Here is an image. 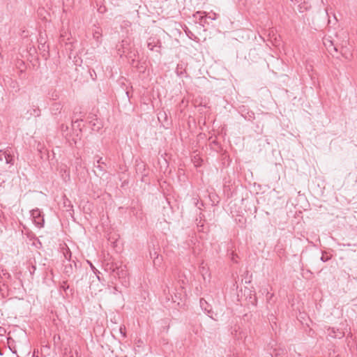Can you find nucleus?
Wrapping results in <instances>:
<instances>
[{
  "instance_id": "1",
  "label": "nucleus",
  "mask_w": 357,
  "mask_h": 357,
  "mask_svg": "<svg viewBox=\"0 0 357 357\" xmlns=\"http://www.w3.org/2000/svg\"><path fill=\"white\" fill-rule=\"evenodd\" d=\"M31 215L33 220L34 224L38 228L43 227L44 225L45 221H44L43 216L42 215V212L38 208H36V209H33L31 211Z\"/></svg>"
},
{
  "instance_id": "2",
  "label": "nucleus",
  "mask_w": 357,
  "mask_h": 357,
  "mask_svg": "<svg viewBox=\"0 0 357 357\" xmlns=\"http://www.w3.org/2000/svg\"><path fill=\"white\" fill-rule=\"evenodd\" d=\"M113 269V273L114 276H117L119 279L125 280L126 279V277L128 276V271L126 269V266L125 265H115V268Z\"/></svg>"
},
{
  "instance_id": "3",
  "label": "nucleus",
  "mask_w": 357,
  "mask_h": 357,
  "mask_svg": "<svg viewBox=\"0 0 357 357\" xmlns=\"http://www.w3.org/2000/svg\"><path fill=\"white\" fill-rule=\"evenodd\" d=\"M147 47L151 51L160 52L161 47V42L156 37H150L147 40Z\"/></svg>"
},
{
  "instance_id": "4",
  "label": "nucleus",
  "mask_w": 357,
  "mask_h": 357,
  "mask_svg": "<svg viewBox=\"0 0 357 357\" xmlns=\"http://www.w3.org/2000/svg\"><path fill=\"white\" fill-rule=\"evenodd\" d=\"M1 154H4V158L7 164H14L15 150L10 147H7L5 150H0Z\"/></svg>"
},
{
  "instance_id": "5",
  "label": "nucleus",
  "mask_w": 357,
  "mask_h": 357,
  "mask_svg": "<svg viewBox=\"0 0 357 357\" xmlns=\"http://www.w3.org/2000/svg\"><path fill=\"white\" fill-rule=\"evenodd\" d=\"M68 262V264L64 265L63 273L70 277L74 273V271L77 269V264L75 261Z\"/></svg>"
},
{
  "instance_id": "6",
  "label": "nucleus",
  "mask_w": 357,
  "mask_h": 357,
  "mask_svg": "<svg viewBox=\"0 0 357 357\" xmlns=\"http://www.w3.org/2000/svg\"><path fill=\"white\" fill-rule=\"evenodd\" d=\"M328 333L332 338L340 339L344 336V333L340 329H335L334 328H329Z\"/></svg>"
},
{
  "instance_id": "7",
  "label": "nucleus",
  "mask_w": 357,
  "mask_h": 357,
  "mask_svg": "<svg viewBox=\"0 0 357 357\" xmlns=\"http://www.w3.org/2000/svg\"><path fill=\"white\" fill-rule=\"evenodd\" d=\"M193 17L198 19L199 22L204 26L202 24L204 20L207 17L206 13L204 11H197L195 14H193ZM205 23V21L204 22Z\"/></svg>"
},
{
  "instance_id": "8",
  "label": "nucleus",
  "mask_w": 357,
  "mask_h": 357,
  "mask_svg": "<svg viewBox=\"0 0 357 357\" xmlns=\"http://www.w3.org/2000/svg\"><path fill=\"white\" fill-rule=\"evenodd\" d=\"M27 114H29V117L31 116L38 117L41 115V110L38 107L33 106L31 109L27 110Z\"/></svg>"
},
{
  "instance_id": "9",
  "label": "nucleus",
  "mask_w": 357,
  "mask_h": 357,
  "mask_svg": "<svg viewBox=\"0 0 357 357\" xmlns=\"http://www.w3.org/2000/svg\"><path fill=\"white\" fill-rule=\"evenodd\" d=\"M62 105L60 102H54L52 105L50 110L53 115H57L61 113Z\"/></svg>"
},
{
  "instance_id": "10",
  "label": "nucleus",
  "mask_w": 357,
  "mask_h": 357,
  "mask_svg": "<svg viewBox=\"0 0 357 357\" xmlns=\"http://www.w3.org/2000/svg\"><path fill=\"white\" fill-rule=\"evenodd\" d=\"M131 212L133 215L136 216L137 218L142 219L143 218V213L142 208L139 206H132L131 207Z\"/></svg>"
},
{
  "instance_id": "11",
  "label": "nucleus",
  "mask_w": 357,
  "mask_h": 357,
  "mask_svg": "<svg viewBox=\"0 0 357 357\" xmlns=\"http://www.w3.org/2000/svg\"><path fill=\"white\" fill-rule=\"evenodd\" d=\"M8 86L13 89L14 92H17L20 91V85L18 82L13 79H9L8 80Z\"/></svg>"
},
{
  "instance_id": "12",
  "label": "nucleus",
  "mask_w": 357,
  "mask_h": 357,
  "mask_svg": "<svg viewBox=\"0 0 357 357\" xmlns=\"http://www.w3.org/2000/svg\"><path fill=\"white\" fill-rule=\"evenodd\" d=\"M274 356L275 357H288L286 350L282 349H275Z\"/></svg>"
},
{
  "instance_id": "13",
  "label": "nucleus",
  "mask_w": 357,
  "mask_h": 357,
  "mask_svg": "<svg viewBox=\"0 0 357 357\" xmlns=\"http://www.w3.org/2000/svg\"><path fill=\"white\" fill-rule=\"evenodd\" d=\"M37 150L40 153L41 155L40 158L43 159L44 158V155H47V158H48V153H46L47 150L45 149V147L39 143L37 146Z\"/></svg>"
},
{
  "instance_id": "14",
  "label": "nucleus",
  "mask_w": 357,
  "mask_h": 357,
  "mask_svg": "<svg viewBox=\"0 0 357 357\" xmlns=\"http://www.w3.org/2000/svg\"><path fill=\"white\" fill-rule=\"evenodd\" d=\"M129 45L128 41L126 40H123L121 42V45L120 47H118V50L121 51V49L122 48V53L125 54L126 52L127 46Z\"/></svg>"
},
{
  "instance_id": "15",
  "label": "nucleus",
  "mask_w": 357,
  "mask_h": 357,
  "mask_svg": "<svg viewBox=\"0 0 357 357\" xmlns=\"http://www.w3.org/2000/svg\"><path fill=\"white\" fill-rule=\"evenodd\" d=\"M324 44L327 48L333 47V50L337 52V48L333 46V42L328 38H324Z\"/></svg>"
},
{
  "instance_id": "16",
  "label": "nucleus",
  "mask_w": 357,
  "mask_h": 357,
  "mask_svg": "<svg viewBox=\"0 0 357 357\" xmlns=\"http://www.w3.org/2000/svg\"><path fill=\"white\" fill-rule=\"evenodd\" d=\"M242 116L248 121H252L255 119V113L252 111L248 112L246 114H242Z\"/></svg>"
},
{
  "instance_id": "17",
  "label": "nucleus",
  "mask_w": 357,
  "mask_h": 357,
  "mask_svg": "<svg viewBox=\"0 0 357 357\" xmlns=\"http://www.w3.org/2000/svg\"><path fill=\"white\" fill-rule=\"evenodd\" d=\"M199 303H200V306L202 309H204L205 311L208 312V313L210 312V310H208L206 307V305H208V303L204 298L200 299Z\"/></svg>"
},
{
  "instance_id": "18",
  "label": "nucleus",
  "mask_w": 357,
  "mask_h": 357,
  "mask_svg": "<svg viewBox=\"0 0 357 357\" xmlns=\"http://www.w3.org/2000/svg\"><path fill=\"white\" fill-rule=\"evenodd\" d=\"M64 257L68 260V261H70L71 258V252L68 248L66 249V250L63 252Z\"/></svg>"
},
{
  "instance_id": "19",
  "label": "nucleus",
  "mask_w": 357,
  "mask_h": 357,
  "mask_svg": "<svg viewBox=\"0 0 357 357\" xmlns=\"http://www.w3.org/2000/svg\"><path fill=\"white\" fill-rule=\"evenodd\" d=\"M97 163H98V165L96 166V167L98 169H99V170L102 171V172H105V170L103 169L102 165H105V162L102 161V158H99L98 160H97Z\"/></svg>"
},
{
  "instance_id": "20",
  "label": "nucleus",
  "mask_w": 357,
  "mask_h": 357,
  "mask_svg": "<svg viewBox=\"0 0 357 357\" xmlns=\"http://www.w3.org/2000/svg\"><path fill=\"white\" fill-rule=\"evenodd\" d=\"M93 36L97 42H100V38L102 37V33L99 31H96L93 32Z\"/></svg>"
},
{
  "instance_id": "21",
  "label": "nucleus",
  "mask_w": 357,
  "mask_h": 357,
  "mask_svg": "<svg viewBox=\"0 0 357 357\" xmlns=\"http://www.w3.org/2000/svg\"><path fill=\"white\" fill-rule=\"evenodd\" d=\"M63 204L66 207H68L66 208V211H69L72 210L73 206H72L70 200H68V199L65 200Z\"/></svg>"
},
{
  "instance_id": "22",
  "label": "nucleus",
  "mask_w": 357,
  "mask_h": 357,
  "mask_svg": "<svg viewBox=\"0 0 357 357\" xmlns=\"http://www.w3.org/2000/svg\"><path fill=\"white\" fill-rule=\"evenodd\" d=\"M116 263H115V264H114V263H112V264H109V263H107V264H106V268H105V269H106L107 271H110L112 273H113V269H114V268H115V265H116Z\"/></svg>"
},
{
  "instance_id": "23",
  "label": "nucleus",
  "mask_w": 357,
  "mask_h": 357,
  "mask_svg": "<svg viewBox=\"0 0 357 357\" xmlns=\"http://www.w3.org/2000/svg\"><path fill=\"white\" fill-rule=\"evenodd\" d=\"M101 128H102V125L100 123H99L98 122H97V123H93L92 124V130H93L99 131Z\"/></svg>"
},
{
  "instance_id": "24",
  "label": "nucleus",
  "mask_w": 357,
  "mask_h": 357,
  "mask_svg": "<svg viewBox=\"0 0 357 357\" xmlns=\"http://www.w3.org/2000/svg\"><path fill=\"white\" fill-rule=\"evenodd\" d=\"M0 276L1 277H6V278H10V275L7 272L5 269H0Z\"/></svg>"
},
{
  "instance_id": "25",
  "label": "nucleus",
  "mask_w": 357,
  "mask_h": 357,
  "mask_svg": "<svg viewBox=\"0 0 357 357\" xmlns=\"http://www.w3.org/2000/svg\"><path fill=\"white\" fill-rule=\"evenodd\" d=\"M60 289L63 290L64 291H66V290L68 289H69V285L67 284V281H63L61 286H60Z\"/></svg>"
},
{
  "instance_id": "26",
  "label": "nucleus",
  "mask_w": 357,
  "mask_h": 357,
  "mask_svg": "<svg viewBox=\"0 0 357 357\" xmlns=\"http://www.w3.org/2000/svg\"><path fill=\"white\" fill-rule=\"evenodd\" d=\"M218 17H219V15L215 13H213V12L211 13V15L207 16L208 18H209L212 20H215Z\"/></svg>"
},
{
  "instance_id": "27",
  "label": "nucleus",
  "mask_w": 357,
  "mask_h": 357,
  "mask_svg": "<svg viewBox=\"0 0 357 357\" xmlns=\"http://www.w3.org/2000/svg\"><path fill=\"white\" fill-rule=\"evenodd\" d=\"M8 344H9V348L10 349V351L13 353V354H16V350L15 349V347H13L11 344H10V339H8Z\"/></svg>"
},
{
  "instance_id": "28",
  "label": "nucleus",
  "mask_w": 357,
  "mask_h": 357,
  "mask_svg": "<svg viewBox=\"0 0 357 357\" xmlns=\"http://www.w3.org/2000/svg\"><path fill=\"white\" fill-rule=\"evenodd\" d=\"M160 263V259H159L158 255H157V256L155 257H154L153 264H154V265H157V264H159Z\"/></svg>"
},
{
  "instance_id": "29",
  "label": "nucleus",
  "mask_w": 357,
  "mask_h": 357,
  "mask_svg": "<svg viewBox=\"0 0 357 357\" xmlns=\"http://www.w3.org/2000/svg\"><path fill=\"white\" fill-rule=\"evenodd\" d=\"M61 129L63 132H65L66 131L68 130V126H65V125L62 124L61 126Z\"/></svg>"
},
{
  "instance_id": "30",
  "label": "nucleus",
  "mask_w": 357,
  "mask_h": 357,
  "mask_svg": "<svg viewBox=\"0 0 357 357\" xmlns=\"http://www.w3.org/2000/svg\"><path fill=\"white\" fill-rule=\"evenodd\" d=\"M36 269V266L32 265V266H31V268H29L30 273H31V275H32V274H33V273L35 272Z\"/></svg>"
},
{
  "instance_id": "31",
  "label": "nucleus",
  "mask_w": 357,
  "mask_h": 357,
  "mask_svg": "<svg viewBox=\"0 0 357 357\" xmlns=\"http://www.w3.org/2000/svg\"><path fill=\"white\" fill-rule=\"evenodd\" d=\"M90 265H91V268L94 271V273L96 274H97V273L100 274V272L97 269L95 268V267L93 266V264L91 263H90Z\"/></svg>"
},
{
  "instance_id": "32",
  "label": "nucleus",
  "mask_w": 357,
  "mask_h": 357,
  "mask_svg": "<svg viewBox=\"0 0 357 357\" xmlns=\"http://www.w3.org/2000/svg\"><path fill=\"white\" fill-rule=\"evenodd\" d=\"M322 261L326 262L329 259V257H325L324 255L320 259Z\"/></svg>"
},
{
  "instance_id": "33",
  "label": "nucleus",
  "mask_w": 357,
  "mask_h": 357,
  "mask_svg": "<svg viewBox=\"0 0 357 357\" xmlns=\"http://www.w3.org/2000/svg\"><path fill=\"white\" fill-rule=\"evenodd\" d=\"M78 122H79V120H76L75 121H73V126H74L75 125V123H77Z\"/></svg>"
},
{
  "instance_id": "34",
  "label": "nucleus",
  "mask_w": 357,
  "mask_h": 357,
  "mask_svg": "<svg viewBox=\"0 0 357 357\" xmlns=\"http://www.w3.org/2000/svg\"><path fill=\"white\" fill-rule=\"evenodd\" d=\"M120 331H121V333L125 336L126 335L125 333H123V330L122 327H121Z\"/></svg>"
},
{
  "instance_id": "35",
  "label": "nucleus",
  "mask_w": 357,
  "mask_h": 357,
  "mask_svg": "<svg viewBox=\"0 0 357 357\" xmlns=\"http://www.w3.org/2000/svg\"><path fill=\"white\" fill-rule=\"evenodd\" d=\"M4 156V154L0 153V160H2V157Z\"/></svg>"
},
{
  "instance_id": "36",
  "label": "nucleus",
  "mask_w": 357,
  "mask_h": 357,
  "mask_svg": "<svg viewBox=\"0 0 357 357\" xmlns=\"http://www.w3.org/2000/svg\"><path fill=\"white\" fill-rule=\"evenodd\" d=\"M235 257V255L233 254V257H232L231 259H232V261H235V257Z\"/></svg>"
},
{
  "instance_id": "37",
  "label": "nucleus",
  "mask_w": 357,
  "mask_h": 357,
  "mask_svg": "<svg viewBox=\"0 0 357 357\" xmlns=\"http://www.w3.org/2000/svg\"><path fill=\"white\" fill-rule=\"evenodd\" d=\"M97 278H98V280H100V278L98 275H97Z\"/></svg>"
},
{
  "instance_id": "38",
  "label": "nucleus",
  "mask_w": 357,
  "mask_h": 357,
  "mask_svg": "<svg viewBox=\"0 0 357 357\" xmlns=\"http://www.w3.org/2000/svg\"><path fill=\"white\" fill-rule=\"evenodd\" d=\"M189 34H190V32L186 33L187 36H189Z\"/></svg>"
},
{
  "instance_id": "39",
  "label": "nucleus",
  "mask_w": 357,
  "mask_h": 357,
  "mask_svg": "<svg viewBox=\"0 0 357 357\" xmlns=\"http://www.w3.org/2000/svg\"><path fill=\"white\" fill-rule=\"evenodd\" d=\"M189 34H190V32L186 33L187 36H189Z\"/></svg>"
},
{
  "instance_id": "40",
  "label": "nucleus",
  "mask_w": 357,
  "mask_h": 357,
  "mask_svg": "<svg viewBox=\"0 0 357 357\" xmlns=\"http://www.w3.org/2000/svg\"><path fill=\"white\" fill-rule=\"evenodd\" d=\"M189 34H190V32L186 33L187 36H189Z\"/></svg>"
}]
</instances>
